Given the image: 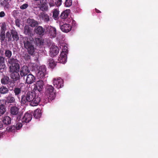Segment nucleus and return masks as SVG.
I'll return each mask as SVG.
<instances>
[{
  "instance_id": "nucleus-1",
  "label": "nucleus",
  "mask_w": 158,
  "mask_h": 158,
  "mask_svg": "<svg viewBox=\"0 0 158 158\" xmlns=\"http://www.w3.org/2000/svg\"><path fill=\"white\" fill-rule=\"evenodd\" d=\"M45 89L44 99V102L47 103L54 99L56 93L55 92L54 88L52 85H47Z\"/></svg>"
},
{
  "instance_id": "nucleus-2",
  "label": "nucleus",
  "mask_w": 158,
  "mask_h": 158,
  "mask_svg": "<svg viewBox=\"0 0 158 158\" xmlns=\"http://www.w3.org/2000/svg\"><path fill=\"white\" fill-rule=\"evenodd\" d=\"M23 43L24 48L27 49L29 55L34 56L35 48L33 45L32 40L30 38L25 37L23 39Z\"/></svg>"
},
{
  "instance_id": "nucleus-3",
  "label": "nucleus",
  "mask_w": 158,
  "mask_h": 158,
  "mask_svg": "<svg viewBox=\"0 0 158 158\" xmlns=\"http://www.w3.org/2000/svg\"><path fill=\"white\" fill-rule=\"evenodd\" d=\"M36 93L34 91H28L25 93L21 97V102L23 104L30 103L36 97Z\"/></svg>"
},
{
  "instance_id": "nucleus-4",
  "label": "nucleus",
  "mask_w": 158,
  "mask_h": 158,
  "mask_svg": "<svg viewBox=\"0 0 158 158\" xmlns=\"http://www.w3.org/2000/svg\"><path fill=\"white\" fill-rule=\"evenodd\" d=\"M7 64L10 65L9 70L20 69L19 60L16 58L12 57L8 60Z\"/></svg>"
},
{
  "instance_id": "nucleus-5",
  "label": "nucleus",
  "mask_w": 158,
  "mask_h": 158,
  "mask_svg": "<svg viewBox=\"0 0 158 158\" xmlns=\"http://www.w3.org/2000/svg\"><path fill=\"white\" fill-rule=\"evenodd\" d=\"M19 109L18 105L15 104V105L11 106L10 110V115L12 116H17V119L19 118L20 119Z\"/></svg>"
},
{
  "instance_id": "nucleus-6",
  "label": "nucleus",
  "mask_w": 158,
  "mask_h": 158,
  "mask_svg": "<svg viewBox=\"0 0 158 158\" xmlns=\"http://www.w3.org/2000/svg\"><path fill=\"white\" fill-rule=\"evenodd\" d=\"M19 69H13L12 70H9V72L10 73V77L14 82L20 80V75L19 73Z\"/></svg>"
},
{
  "instance_id": "nucleus-7",
  "label": "nucleus",
  "mask_w": 158,
  "mask_h": 158,
  "mask_svg": "<svg viewBox=\"0 0 158 158\" xmlns=\"http://www.w3.org/2000/svg\"><path fill=\"white\" fill-rule=\"evenodd\" d=\"M68 50L66 49H64L63 50H62L58 59V61L59 62L64 64L66 62L67 60V55L68 53Z\"/></svg>"
},
{
  "instance_id": "nucleus-8",
  "label": "nucleus",
  "mask_w": 158,
  "mask_h": 158,
  "mask_svg": "<svg viewBox=\"0 0 158 158\" xmlns=\"http://www.w3.org/2000/svg\"><path fill=\"white\" fill-rule=\"evenodd\" d=\"M6 112V107L3 100H0V119L2 118Z\"/></svg>"
},
{
  "instance_id": "nucleus-9",
  "label": "nucleus",
  "mask_w": 158,
  "mask_h": 158,
  "mask_svg": "<svg viewBox=\"0 0 158 158\" xmlns=\"http://www.w3.org/2000/svg\"><path fill=\"white\" fill-rule=\"evenodd\" d=\"M37 76L38 78L41 79L43 78L46 73V68L45 65L40 66L38 70Z\"/></svg>"
},
{
  "instance_id": "nucleus-10",
  "label": "nucleus",
  "mask_w": 158,
  "mask_h": 158,
  "mask_svg": "<svg viewBox=\"0 0 158 158\" xmlns=\"http://www.w3.org/2000/svg\"><path fill=\"white\" fill-rule=\"evenodd\" d=\"M20 75L21 77H24L30 73L29 68L27 66H23L19 70Z\"/></svg>"
},
{
  "instance_id": "nucleus-11",
  "label": "nucleus",
  "mask_w": 158,
  "mask_h": 158,
  "mask_svg": "<svg viewBox=\"0 0 158 158\" xmlns=\"http://www.w3.org/2000/svg\"><path fill=\"white\" fill-rule=\"evenodd\" d=\"M54 86L56 88L59 89L63 86L64 82L62 79L60 77L54 78L53 80Z\"/></svg>"
},
{
  "instance_id": "nucleus-12",
  "label": "nucleus",
  "mask_w": 158,
  "mask_h": 158,
  "mask_svg": "<svg viewBox=\"0 0 158 158\" xmlns=\"http://www.w3.org/2000/svg\"><path fill=\"white\" fill-rule=\"evenodd\" d=\"M44 85V82L42 80L38 81L35 84L34 89L36 91L40 92L43 90Z\"/></svg>"
},
{
  "instance_id": "nucleus-13",
  "label": "nucleus",
  "mask_w": 158,
  "mask_h": 158,
  "mask_svg": "<svg viewBox=\"0 0 158 158\" xmlns=\"http://www.w3.org/2000/svg\"><path fill=\"white\" fill-rule=\"evenodd\" d=\"M25 86L24 84L22 83H20L17 87H15L14 89L15 95L17 96L23 91V88Z\"/></svg>"
},
{
  "instance_id": "nucleus-14",
  "label": "nucleus",
  "mask_w": 158,
  "mask_h": 158,
  "mask_svg": "<svg viewBox=\"0 0 158 158\" xmlns=\"http://www.w3.org/2000/svg\"><path fill=\"white\" fill-rule=\"evenodd\" d=\"M60 27L61 30L65 33H67L70 31L72 29L71 25L69 24L64 23L63 24H60Z\"/></svg>"
},
{
  "instance_id": "nucleus-15",
  "label": "nucleus",
  "mask_w": 158,
  "mask_h": 158,
  "mask_svg": "<svg viewBox=\"0 0 158 158\" xmlns=\"http://www.w3.org/2000/svg\"><path fill=\"white\" fill-rule=\"evenodd\" d=\"M59 52L58 48L55 45H52L50 50V55L52 57H53L56 55Z\"/></svg>"
},
{
  "instance_id": "nucleus-16",
  "label": "nucleus",
  "mask_w": 158,
  "mask_h": 158,
  "mask_svg": "<svg viewBox=\"0 0 158 158\" xmlns=\"http://www.w3.org/2000/svg\"><path fill=\"white\" fill-rule=\"evenodd\" d=\"M40 1L41 4L40 10L43 12L48 10V7L47 3L48 2L47 0H40Z\"/></svg>"
},
{
  "instance_id": "nucleus-17",
  "label": "nucleus",
  "mask_w": 158,
  "mask_h": 158,
  "mask_svg": "<svg viewBox=\"0 0 158 158\" xmlns=\"http://www.w3.org/2000/svg\"><path fill=\"white\" fill-rule=\"evenodd\" d=\"M35 77L31 74L29 73L27 76L26 82L27 84H31L35 82Z\"/></svg>"
},
{
  "instance_id": "nucleus-18",
  "label": "nucleus",
  "mask_w": 158,
  "mask_h": 158,
  "mask_svg": "<svg viewBox=\"0 0 158 158\" xmlns=\"http://www.w3.org/2000/svg\"><path fill=\"white\" fill-rule=\"evenodd\" d=\"M32 118V116L31 114L28 113H26L22 118V122L23 123H29L31 121Z\"/></svg>"
},
{
  "instance_id": "nucleus-19",
  "label": "nucleus",
  "mask_w": 158,
  "mask_h": 158,
  "mask_svg": "<svg viewBox=\"0 0 158 158\" xmlns=\"http://www.w3.org/2000/svg\"><path fill=\"white\" fill-rule=\"evenodd\" d=\"M39 17L44 22H48L49 20V16L45 12H40L39 15Z\"/></svg>"
},
{
  "instance_id": "nucleus-20",
  "label": "nucleus",
  "mask_w": 158,
  "mask_h": 158,
  "mask_svg": "<svg viewBox=\"0 0 158 158\" xmlns=\"http://www.w3.org/2000/svg\"><path fill=\"white\" fill-rule=\"evenodd\" d=\"M41 100L40 97L36 95L34 98L29 103L30 105L32 106H34L38 105Z\"/></svg>"
},
{
  "instance_id": "nucleus-21",
  "label": "nucleus",
  "mask_w": 158,
  "mask_h": 158,
  "mask_svg": "<svg viewBox=\"0 0 158 158\" xmlns=\"http://www.w3.org/2000/svg\"><path fill=\"white\" fill-rule=\"evenodd\" d=\"M6 68L5 57L0 56V72L2 73L3 72V70L5 69Z\"/></svg>"
},
{
  "instance_id": "nucleus-22",
  "label": "nucleus",
  "mask_w": 158,
  "mask_h": 158,
  "mask_svg": "<svg viewBox=\"0 0 158 158\" xmlns=\"http://www.w3.org/2000/svg\"><path fill=\"white\" fill-rule=\"evenodd\" d=\"M35 31L40 35H43L44 34L45 29L42 27L38 26L35 28Z\"/></svg>"
},
{
  "instance_id": "nucleus-23",
  "label": "nucleus",
  "mask_w": 158,
  "mask_h": 158,
  "mask_svg": "<svg viewBox=\"0 0 158 158\" xmlns=\"http://www.w3.org/2000/svg\"><path fill=\"white\" fill-rule=\"evenodd\" d=\"M49 35L52 37H55L56 35V31L55 28L50 27L48 28Z\"/></svg>"
},
{
  "instance_id": "nucleus-24",
  "label": "nucleus",
  "mask_w": 158,
  "mask_h": 158,
  "mask_svg": "<svg viewBox=\"0 0 158 158\" xmlns=\"http://www.w3.org/2000/svg\"><path fill=\"white\" fill-rule=\"evenodd\" d=\"M10 33L13 39V40L17 41L19 40V38L17 31L14 30H12Z\"/></svg>"
},
{
  "instance_id": "nucleus-25",
  "label": "nucleus",
  "mask_w": 158,
  "mask_h": 158,
  "mask_svg": "<svg viewBox=\"0 0 158 158\" xmlns=\"http://www.w3.org/2000/svg\"><path fill=\"white\" fill-rule=\"evenodd\" d=\"M3 119L2 120L3 123L4 125L6 126L10 125L11 123V118L9 116H6L3 117Z\"/></svg>"
},
{
  "instance_id": "nucleus-26",
  "label": "nucleus",
  "mask_w": 158,
  "mask_h": 158,
  "mask_svg": "<svg viewBox=\"0 0 158 158\" xmlns=\"http://www.w3.org/2000/svg\"><path fill=\"white\" fill-rule=\"evenodd\" d=\"M70 12V10H66L63 11L60 15V18L61 19H65L68 17Z\"/></svg>"
},
{
  "instance_id": "nucleus-27",
  "label": "nucleus",
  "mask_w": 158,
  "mask_h": 158,
  "mask_svg": "<svg viewBox=\"0 0 158 158\" xmlns=\"http://www.w3.org/2000/svg\"><path fill=\"white\" fill-rule=\"evenodd\" d=\"M9 82V77L3 75L1 79L2 84L6 85L8 84Z\"/></svg>"
},
{
  "instance_id": "nucleus-28",
  "label": "nucleus",
  "mask_w": 158,
  "mask_h": 158,
  "mask_svg": "<svg viewBox=\"0 0 158 158\" xmlns=\"http://www.w3.org/2000/svg\"><path fill=\"white\" fill-rule=\"evenodd\" d=\"M24 33L26 35L31 36V28L28 26H26L24 27Z\"/></svg>"
},
{
  "instance_id": "nucleus-29",
  "label": "nucleus",
  "mask_w": 158,
  "mask_h": 158,
  "mask_svg": "<svg viewBox=\"0 0 158 158\" xmlns=\"http://www.w3.org/2000/svg\"><path fill=\"white\" fill-rule=\"evenodd\" d=\"M33 116L36 118H40L41 116V111L40 109H37L34 111Z\"/></svg>"
},
{
  "instance_id": "nucleus-30",
  "label": "nucleus",
  "mask_w": 158,
  "mask_h": 158,
  "mask_svg": "<svg viewBox=\"0 0 158 158\" xmlns=\"http://www.w3.org/2000/svg\"><path fill=\"white\" fill-rule=\"evenodd\" d=\"M12 55V52L11 50L8 49L5 50L4 53L5 56L7 58L8 60L11 58V57Z\"/></svg>"
},
{
  "instance_id": "nucleus-31",
  "label": "nucleus",
  "mask_w": 158,
  "mask_h": 158,
  "mask_svg": "<svg viewBox=\"0 0 158 158\" xmlns=\"http://www.w3.org/2000/svg\"><path fill=\"white\" fill-rule=\"evenodd\" d=\"M27 22L28 23L29 25L32 27H35L38 24L37 22L33 19H28Z\"/></svg>"
},
{
  "instance_id": "nucleus-32",
  "label": "nucleus",
  "mask_w": 158,
  "mask_h": 158,
  "mask_svg": "<svg viewBox=\"0 0 158 158\" xmlns=\"http://www.w3.org/2000/svg\"><path fill=\"white\" fill-rule=\"evenodd\" d=\"M8 89L5 86H2L0 88V93L1 94H6L9 92Z\"/></svg>"
},
{
  "instance_id": "nucleus-33",
  "label": "nucleus",
  "mask_w": 158,
  "mask_h": 158,
  "mask_svg": "<svg viewBox=\"0 0 158 158\" xmlns=\"http://www.w3.org/2000/svg\"><path fill=\"white\" fill-rule=\"evenodd\" d=\"M35 42L37 46H40L43 45L44 40L41 37L37 38L35 39Z\"/></svg>"
},
{
  "instance_id": "nucleus-34",
  "label": "nucleus",
  "mask_w": 158,
  "mask_h": 158,
  "mask_svg": "<svg viewBox=\"0 0 158 158\" xmlns=\"http://www.w3.org/2000/svg\"><path fill=\"white\" fill-rule=\"evenodd\" d=\"M48 62L49 66L52 68H53L56 65V63L52 58L48 59Z\"/></svg>"
},
{
  "instance_id": "nucleus-35",
  "label": "nucleus",
  "mask_w": 158,
  "mask_h": 158,
  "mask_svg": "<svg viewBox=\"0 0 158 158\" xmlns=\"http://www.w3.org/2000/svg\"><path fill=\"white\" fill-rule=\"evenodd\" d=\"M7 102L8 103H12L15 102V99L12 95L9 94L7 97Z\"/></svg>"
},
{
  "instance_id": "nucleus-36",
  "label": "nucleus",
  "mask_w": 158,
  "mask_h": 158,
  "mask_svg": "<svg viewBox=\"0 0 158 158\" xmlns=\"http://www.w3.org/2000/svg\"><path fill=\"white\" fill-rule=\"evenodd\" d=\"M23 125L21 123H18L16 124L12 125L9 128H21Z\"/></svg>"
},
{
  "instance_id": "nucleus-37",
  "label": "nucleus",
  "mask_w": 158,
  "mask_h": 158,
  "mask_svg": "<svg viewBox=\"0 0 158 158\" xmlns=\"http://www.w3.org/2000/svg\"><path fill=\"white\" fill-rule=\"evenodd\" d=\"M59 11L57 9H55L53 12L52 16L55 19L58 18L59 14Z\"/></svg>"
},
{
  "instance_id": "nucleus-38",
  "label": "nucleus",
  "mask_w": 158,
  "mask_h": 158,
  "mask_svg": "<svg viewBox=\"0 0 158 158\" xmlns=\"http://www.w3.org/2000/svg\"><path fill=\"white\" fill-rule=\"evenodd\" d=\"M0 40L3 41L5 39V32L3 31H1L0 34Z\"/></svg>"
},
{
  "instance_id": "nucleus-39",
  "label": "nucleus",
  "mask_w": 158,
  "mask_h": 158,
  "mask_svg": "<svg viewBox=\"0 0 158 158\" xmlns=\"http://www.w3.org/2000/svg\"><path fill=\"white\" fill-rule=\"evenodd\" d=\"M72 0H66L65 2V6L67 7H70L72 5Z\"/></svg>"
},
{
  "instance_id": "nucleus-40",
  "label": "nucleus",
  "mask_w": 158,
  "mask_h": 158,
  "mask_svg": "<svg viewBox=\"0 0 158 158\" xmlns=\"http://www.w3.org/2000/svg\"><path fill=\"white\" fill-rule=\"evenodd\" d=\"M29 54L28 53H26L24 55L23 57L25 60H28L31 59V57Z\"/></svg>"
},
{
  "instance_id": "nucleus-41",
  "label": "nucleus",
  "mask_w": 158,
  "mask_h": 158,
  "mask_svg": "<svg viewBox=\"0 0 158 158\" xmlns=\"http://www.w3.org/2000/svg\"><path fill=\"white\" fill-rule=\"evenodd\" d=\"M11 34H10L9 32H7L6 34V37L7 39H8V41H10L12 40V38L11 37Z\"/></svg>"
},
{
  "instance_id": "nucleus-42",
  "label": "nucleus",
  "mask_w": 158,
  "mask_h": 158,
  "mask_svg": "<svg viewBox=\"0 0 158 158\" xmlns=\"http://www.w3.org/2000/svg\"><path fill=\"white\" fill-rule=\"evenodd\" d=\"M28 6V5L27 3H24L20 6V8L22 10L26 9Z\"/></svg>"
},
{
  "instance_id": "nucleus-43",
  "label": "nucleus",
  "mask_w": 158,
  "mask_h": 158,
  "mask_svg": "<svg viewBox=\"0 0 158 158\" xmlns=\"http://www.w3.org/2000/svg\"><path fill=\"white\" fill-rule=\"evenodd\" d=\"M55 5L57 6H60L61 4L62 0H55Z\"/></svg>"
},
{
  "instance_id": "nucleus-44",
  "label": "nucleus",
  "mask_w": 158,
  "mask_h": 158,
  "mask_svg": "<svg viewBox=\"0 0 158 158\" xmlns=\"http://www.w3.org/2000/svg\"><path fill=\"white\" fill-rule=\"evenodd\" d=\"M15 22L16 26L19 27L20 25V20L18 19H16L15 20Z\"/></svg>"
},
{
  "instance_id": "nucleus-45",
  "label": "nucleus",
  "mask_w": 158,
  "mask_h": 158,
  "mask_svg": "<svg viewBox=\"0 0 158 158\" xmlns=\"http://www.w3.org/2000/svg\"><path fill=\"white\" fill-rule=\"evenodd\" d=\"M17 129H6V131L8 132H12L14 133L16 130H17Z\"/></svg>"
},
{
  "instance_id": "nucleus-46",
  "label": "nucleus",
  "mask_w": 158,
  "mask_h": 158,
  "mask_svg": "<svg viewBox=\"0 0 158 158\" xmlns=\"http://www.w3.org/2000/svg\"><path fill=\"white\" fill-rule=\"evenodd\" d=\"M11 0H4V2L5 4V7H7L9 5V3L11 1Z\"/></svg>"
},
{
  "instance_id": "nucleus-47",
  "label": "nucleus",
  "mask_w": 158,
  "mask_h": 158,
  "mask_svg": "<svg viewBox=\"0 0 158 158\" xmlns=\"http://www.w3.org/2000/svg\"><path fill=\"white\" fill-rule=\"evenodd\" d=\"M5 14L3 11H2L0 12V17L2 18L5 16Z\"/></svg>"
},
{
  "instance_id": "nucleus-48",
  "label": "nucleus",
  "mask_w": 158,
  "mask_h": 158,
  "mask_svg": "<svg viewBox=\"0 0 158 158\" xmlns=\"http://www.w3.org/2000/svg\"><path fill=\"white\" fill-rule=\"evenodd\" d=\"M0 5L5 7V4L4 2V0H0Z\"/></svg>"
},
{
  "instance_id": "nucleus-49",
  "label": "nucleus",
  "mask_w": 158,
  "mask_h": 158,
  "mask_svg": "<svg viewBox=\"0 0 158 158\" xmlns=\"http://www.w3.org/2000/svg\"><path fill=\"white\" fill-rule=\"evenodd\" d=\"M6 26L5 24H3L1 26V31H5Z\"/></svg>"
},
{
  "instance_id": "nucleus-50",
  "label": "nucleus",
  "mask_w": 158,
  "mask_h": 158,
  "mask_svg": "<svg viewBox=\"0 0 158 158\" xmlns=\"http://www.w3.org/2000/svg\"><path fill=\"white\" fill-rule=\"evenodd\" d=\"M49 4L50 6H55V2L54 3L53 2H49Z\"/></svg>"
},
{
  "instance_id": "nucleus-51",
  "label": "nucleus",
  "mask_w": 158,
  "mask_h": 158,
  "mask_svg": "<svg viewBox=\"0 0 158 158\" xmlns=\"http://www.w3.org/2000/svg\"><path fill=\"white\" fill-rule=\"evenodd\" d=\"M72 24L73 26H75L76 24V22L74 20H73L72 21Z\"/></svg>"
},
{
  "instance_id": "nucleus-52",
  "label": "nucleus",
  "mask_w": 158,
  "mask_h": 158,
  "mask_svg": "<svg viewBox=\"0 0 158 158\" xmlns=\"http://www.w3.org/2000/svg\"><path fill=\"white\" fill-rule=\"evenodd\" d=\"M95 10L96 12L98 13H101V11H100L99 10L97 9L96 8H95Z\"/></svg>"
},
{
  "instance_id": "nucleus-53",
  "label": "nucleus",
  "mask_w": 158,
  "mask_h": 158,
  "mask_svg": "<svg viewBox=\"0 0 158 158\" xmlns=\"http://www.w3.org/2000/svg\"><path fill=\"white\" fill-rule=\"evenodd\" d=\"M3 122H0V128H1L3 126Z\"/></svg>"
},
{
  "instance_id": "nucleus-54",
  "label": "nucleus",
  "mask_w": 158,
  "mask_h": 158,
  "mask_svg": "<svg viewBox=\"0 0 158 158\" xmlns=\"http://www.w3.org/2000/svg\"><path fill=\"white\" fill-rule=\"evenodd\" d=\"M3 134V132H0V138L2 136Z\"/></svg>"
},
{
  "instance_id": "nucleus-55",
  "label": "nucleus",
  "mask_w": 158,
  "mask_h": 158,
  "mask_svg": "<svg viewBox=\"0 0 158 158\" xmlns=\"http://www.w3.org/2000/svg\"><path fill=\"white\" fill-rule=\"evenodd\" d=\"M33 0L37 2V1H39L40 0Z\"/></svg>"
}]
</instances>
